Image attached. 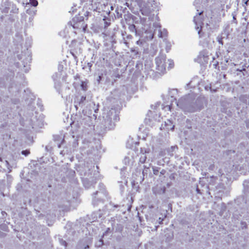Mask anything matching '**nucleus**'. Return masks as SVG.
Instances as JSON below:
<instances>
[{"mask_svg":"<svg viewBox=\"0 0 249 249\" xmlns=\"http://www.w3.org/2000/svg\"><path fill=\"white\" fill-rule=\"evenodd\" d=\"M156 63L158 70L161 73L165 72L166 67L169 69L172 68L174 66L173 60L168 59L166 61L165 56L163 54L156 58Z\"/></svg>","mask_w":249,"mask_h":249,"instance_id":"f257e3e1","label":"nucleus"},{"mask_svg":"<svg viewBox=\"0 0 249 249\" xmlns=\"http://www.w3.org/2000/svg\"><path fill=\"white\" fill-rule=\"evenodd\" d=\"M174 128V125L170 120H167L165 121L160 127V132L159 133V135L161 136V138H166L169 134V131H172Z\"/></svg>","mask_w":249,"mask_h":249,"instance_id":"f03ea898","label":"nucleus"},{"mask_svg":"<svg viewBox=\"0 0 249 249\" xmlns=\"http://www.w3.org/2000/svg\"><path fill=\"white\" fill-rule=\"evenodd\" d=\"M71 25L74 29H80L82 28L85 31L87 25H85L84 18L83 17H74L70 21Z\"/></svg>","mask_w":249,"mask_h":249,"instance_id":"7ed1b4c3","label":"nucleus"},{"mask_svg":"<svg viewBox=\"0 0 249 249\" xmlns=\"http://www.w3.org/2000/svg\"><path fill=\"white\" fill-rule=\"evenodd\" d=\"M198 12L197 15L194 17V21L195 24V28L197 31L199 36H201L203 35L202 26L203 25L202 18L201 16L202 12Z\"/></svg>","mask_w":249,"mask_h":249,"instance_id":"20e7f679","label":"nucleus"},{"mask_svg":"<svg viewBox=\"0 0 249 249\" xmlns=\"http://www.w3.org/2000/svg\"><path fill=\"white\" fill-rule=\"evenodd\" d=\"M209 60L208 53L205 51L201 52L196 61L201 64L207 63Z\"/></svg>","mask_w":249,"mask_h":249,"instance_id":"39448f33","label":"nucleus"},{"mask_svg":"<svg viewBox=\"0 0 249 249\" xmlns=\"http://www.w3.org/2000/svg\"><path fill=\"white\" fill-rule=\"evenodd\" d=\"M169 101L171 102L170 104H168V102H165L164 104L162 106V111H164L165 112H167L168 114L169 111H171V107L172 106L173 104V103L175 102V103L177 105V106H178V103L176 101V99L174 98L173 97L171 96L170 99H168Z\"/></svg>","mask_w":249,"mask_h":249,"instance_id":"423d86ee","label":"nucleus"},{"mask_svg":"<svg viewBox=\"0 0 249 249\" xmlns=\"http://www.w3.org/2000/svg\"><path fill=\"white\" fill-rule=\"evenodd\" d=\"M136 2L138 4L142 14H146L147 10L149 9V4L146 3L143 0H136Z\"/></svg>","mask_w":249,"mask_h":249,"instance_id":"0eeeda50","label":"nucleus"},{"mask_svg":"<svg viewBox=\"0 0 249 249\" xmlns=\"http://www.w3.org/2000/svg\"><path fill=\"white\" fill-rule=\"evenodd\" d=\"M120 109V107H118L115 109L111 108V110H110V119L111 120H113L116 122L119 120L118 114Z\"/></svg>","mask_w":249,"mask_h":249,"instance_id":"6e6552de","label":"nucleus"},{"mask_svg":"<svg viewBox=\"0 0 249 249\" xmlns=\"http://www.w3.org/2000/svg\"><path fill=\"white\" fill-rule=\"evenodd\" d=\"M156 28H159L158 29V36L159 37H165L167 36L168 32L165 29H161V26L159 24H157Z\"/></svg>","mask_w":249,"mask_h":249,"instance_id":"1a4fd4ad","label":"nucleus"},{"mask_svg":"<svg viewBox=\"0 0 249 249\" xmlns=\"http://www.w3.org/2000/svg\"><path fill=\"white\" fill-rule=\"evenodd\" d=\"M148 131L147 129H144L143 131H141L138 134V139L140 140H145L148 138Z\"/></svg>","mask_w":249,"mask_h":249,"instance_id":"9d476101","label":"nucleus"},{"mask_svg":"<svg viewBox=\"0 0 249 249\" xmlns=\"http://www.w3.org/2000/svg\"><path fill=\"white\" fill-rule=\"evenodd\" d=\"M151 107L153 109V106H152ZM148 115L149 116H151L153 117L154 119L158 120H159V118L160 117V114L158 115L157 114V109L155 107L153 108V110H150L148 112Z\"/></svg>","mask_w":249,"mask_h":249,"instance_id":"9b49d317","label":"nucleus"},{"mask_svg":"<svg viewBox=\"0 0 249 249\" xmlns=\"http://www.w3.org/2000/svg\"><path fill=\"white\" fill-rule=\"evenodd\" d=\"M81 87L83 90H87L88 87L87 82L86 81H82L81 83Z\"/></svg>","mask_w":249,"mask_h":249,"instance_id":"f8f14e48","label":"nucleus"},{"mask_svg":"<svg viewBox=\"0 0 249 249\" xmlns=\"http://www.w3.org/2000/svg\"><path fill=\"white\" fill-rule=\"evenodd\" d=\"M30 3L33 6L36 7L38 5V1L37 0H29Z\"/></svg>","mask_w":249,"mask_h":249,"instance_id":"ddd939ff","label":"nucleus"},{"mask_svg":"<svg viewBox=\"0 0 249 249\" xmlns=\"http://www.w3.org/2000/svg\"><path fill=\"white\" fill-rule=\"evenodd\" d=\"M21 153L22 155H24L26 156L30 153V152L29 150H23L21 152Z\"/></svg>","mask_w":249,"mask_h":249,"instance_id":"4468645a","label":"nucleus"},{"mask_svg":"<svg viewBox=\"0 0 249 249\" xmlns=\"http://www.w3.org/2000/svg\"><path fill=\"white\" fill-rule=\"evenodd\" d=\"M104 20H105V28H106L108 26V24H107V22L106 21V19L105 18H104L103 19Z\"/></svg>","mask_w":249,"mask_h":249,"instance_id":"2eb2a0df","label":"nucleus"},{"mask_svg":"<svg viewBox=\"0 0 249 249\" xmlns=\"http://www.w3.org/2000/svg\"><path fill=\"white\" fill-rule=\"evenodd\" d=\"M103 74H102L101 75H99L98 80L99 81L101 80L103 78Z\"/></svg>","mask_w":249,"mask_h":249,"instance_id":"dca6fc26","label":"nucleus"},{"mask_svg":"<svg viewBox=\"0 0 249 249\" xmlns=\"http://www.w3.org/2000/svg\"><path fill=\"white\" fill-rule=\"evenodd\" d=\"M99 9V8H98V6H97L96 7V9H94V10H96V11H98V10Z\"/></svg>","mask_w":249,"mask_h":249,"instance_id":"f3484780","label":"nucleus"},{"mask_svg":"<svg viewBox=\"0 0 249 249\" xmlns=\"http://www.w3.org/2000/svg\"><path fill=\"white\" fill-rule=\"evenodd\" d=\"M94 3H95V2L93 0L92 1V3H91V5H93Z\"/></svg>","mask_w":249,"mask_h":249,"instance_id":"a211bd4d","label":"nucleus"},{"mask_svg":"<svg viewBox=\"0 0 249 249\" xmlns=\"http://www.w3.org/2000/svg\"><path fill=\"white\" fill-rule=\"evenodd\" d=\"M219 43L221 44H223L222 42L221 41H220V40H219Z\"/></svg>","mask_w":249,"mask_h":249,"instance_id":"6ab92c4d","label":"nucleus"},{"mask_svg":"<svg viewBox=\"0 0 249 249\" xmlns=\"http://www.w3.org/2000/svg\"><path fill=\"white\" fill-rule=\"evenodd\" d=\"M82 99H83V100H85L86 99V97H82Z\"/></svg>","mask_w":249,"mask_h":249,"instance_id":"aec40b11","label":"nucleus"},{"mask_svg":"<svg viewBox=\"0 0 249 249\" xmlns=\"http://www.w3.org/2000/svg\"><path fill=\"white\" fill-rule=\"evenodd\" d=\"M172 92H177V91H176V90H172Z\"/></svg>","mask_w":249,"mask_h":249,"instance_id":"412c9836","label":"nucleus"},{"mask_svg":"<svg viewBox=\"0 0 249 249\" xmlns=\"http://www.w3.org/2000/svg\"><path fill=\"white\" fill-rule=\"evenodd\" d=\"M110 8H111V10H113V7H112V6H111V7H110Z\"/></svg>","mask_w":249,"mask_h":249,"instance_id":"4be33fe9","label":"nucleus"},{"mask_svg":"<svg viewBox=\"0 0 249 249\" xmlns=\"http://www.w3.org/2000/svg\"><path fill=\"white\" fill-rule=\"evenodd\" d=\"M153 37V34L152 35L151 38H152Z\"/></svg>","mask_w":249,"mask_h":249,"instance_id":"5701e85b","label":"nucleus"}]
</instances>
